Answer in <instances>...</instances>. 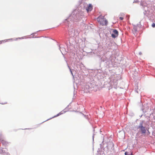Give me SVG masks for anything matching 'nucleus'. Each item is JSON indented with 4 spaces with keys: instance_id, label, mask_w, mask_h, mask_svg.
<instances>
[{
    "instance_id": "nucleus-1",
    "label": "nucleus",
    "mask_w": 155,
    "mask_h": 155,
    "mask_svg": "<svg viewBox=\"0 0 155 155\" xmlns=\"http://www.w3.org/2000/svg\"><path fill=\"white\" fill-rule=\"evenodd\" d=\"M104 18V16L100 15L97 18V21L102 25H106L107 24V21Z\"/></svg>"
},
{
    "instance_id": "nucleus-2",
    "label": "nucleus",
    "mask_w": 155,
    "mask_h": 155,
    "mask_svg": "<svg viewBox=\"0 0 155 155\" xmlns=\"http://www.w3.org/2000/svg\"><path fill=\"white\" fill-rule=\"evenodd\" d=\"M118 35V32L116 29L113 30V32L111 34L112 37L114 38H115L117 37Z\"/></svg>"
},
{
    "instance_id": "nucleus-3",
    "label": "nucleus",
    "mask_w": 155,
    "mask_h": 155,
    "mask_svg": "<svg viewBox=\"0 0 155 155\" xmlns=\"http://www.w3.org/2000/svg\"><path fill=\"white\" fill-rule=\"evenodd\" d=\"M139 127L140 128V130L142 131V133L145 134L146 133V130L145 129V127H143L142 124H140Z\"/></svg>"
},
{
    "instance_id": "nucleus-4",
    "label": "nucleus",
    "mask_w": 155,
    "mask_h": 155,
    "mask_svg": "<svg viewBox=\"0 0 155 155\" xmlns=\"http://www.w3.org/2000/svg\"><path fill=\"white\" fill-rule=\"evenodd\" d=\"M92 9V5L90 4L86 10L87 12L91 11Z\"/></svg>"
},
{
    "instance_id": "nucleus-5",
    "label": "nucleus",
    "mask_w": 155,
    "mask_h": 155,
    "mask_svg": "<svg viewBox=\"0 0 155 155\" xmlns=\"http://www.w3.org/2000/svg\"><path fill=\"white\" fill-rule=\"evenodd\" d=\"M137 25H134L133 31L135 33H136L137 31Z\"/></svg>"
},
{
    "instance_id": "nucleus-6",
    "label": "nucleus",
    "mask_w": 155,
    "mask_h": 155,
    "mask_svg": "<svg viewBox=\"0 0 155 155\" xmlns=\"http://www.w3.org/2000/svg\"><path fill=\"white\" fill-rule=\"evenodd\" d=\"M125 155H132V153H129L128 152H126L125 153Z\"/></svg>"
},
{
    "instance_id": "nucleus-7",
    "label": "nucleus",
    "mask_w": 155,
    "mask_h": 155,
    "mask_svg": "<svg viewBox=\"0 0 155 155\" xmlns=\"http://www.w3.org/2000/svg\"><path fill=\"white\" fill-rule=\"evenodd\" d=\"M152 26L153 28L155 27V23H153L152 25Z\"/></svg>"
},
{
    "instance_id": "nucleus-8",
    "label": "nucleus",
    "mask_w": 155,
    "mask_h": 155,
    "mask_svg": "<svg viewBox=\"0 0 155 155\" xmlns=\"http://www.w3.org/2000/svg\"><path fill=\"white\" fill-rule=\"evenodd\" d=\"M0 140L1 141L2 143H3L4 142V141L3 140H2L1 139H0Z\"/></svg>"
},
{
    "instance_id": "nucleus-9",
    "label": "nucleus",
    "mask_w": 155,
    "mask_h": 155,
    "mask_svg": "<svg viewBox=\"0 0 155 155\" xmlns=\"http://www.w3.org/2000/svg\"><path fill=\"white\" fill-rule=\"evenodd\" d=\"M119 18L121 20H122L123 19V18L122 17H120Z\"/></svg>"
},
{
    "instance_id": "nucleus-10",
    "label": "nucleus",
    "mask_w": 155,
    "mask_h": 155,
    "mask_svg": "<svg viewBox=\"0 0 155 155\" xmlns=\"http://www.w3.org/2000/svg\"><path fill=\"white\" fill-rule=\"evenodd\" d=\"M61 114V113H59V114L57 115V116H58L59 115Z\"/></svg>"
},
{
    "instance_id": "nucleus-11",
    "label": "nucleus",
    "mask_w": 155,
    "mask_h": 155,
    "mask_svg": "<svg viewBox=\"0 0 155 155\" xmlns=\"http://www.w3.org/2000/svg\"><path fill=\"white\" fill-rule=\"evenodd\" d=\"M5 103H2V104H5Z\"/></svg>"
},
{
    "instance_id": "nucleus-12",
    "label": "nucleus",
    "mask_w": 155,
    "mask_h": 155,
    "mask_svg": "<svg viewBox=\"0 0 155 155\" xmlns=\"http://www.w3.org/2000/svg\"><path fill=\"white\" fill-rule=\"evenodd\" d=\"M1 42V41H0V42Z\"/></svg>"
}]
</instances>
